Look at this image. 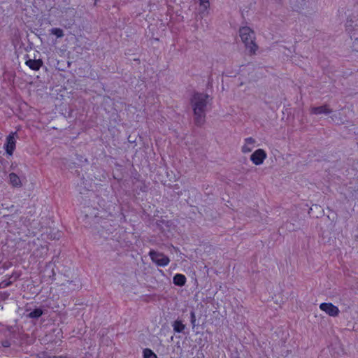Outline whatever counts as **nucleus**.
I'll list each match as a JSON object with an SVG mask.
<instances>
[{
	"instance_id": "1",
	"label": "nucleus",
	"mask_w": 358,
	"mask_h": 358,
	"mask_svg": "<svg viewBox=\"0 0 358 358\" xmlns=\"http://www.w3.org/2000/svg\"><path fill=\"white\" fill-rule=\"evenodd\" d=\"M208 102V96L206 94L195 93L191 98V106L197 124H202L205 121L206 108Z\"/></svg>"
},
{
	"instance_id": "2",
	"label": "nucleus",
	"mask_w": 358,
	"mask_h": 358,
	"mask_svg": "<svg viewBox=\"0 0 358 358\" xmlns=\"http://www.w3.org/2000/svg\"><path fill=\"white\" fill-rule=\"evenodd\" d=\"M239 36L246 49L250 53H255L258 47L255 41V34L254 31L249 27H242L239 29Z\"/></svg>"
},
{
	"instance_id": "3",
	"label": "nucleus",
	"mask_w": 358,
	"mask_h": 358,
	"mask_svg": "<svg viewBox=\"0 0 358 358\" xmlns=\"http://www.w3.org/2000/svg\"><path fill=\"white\" fill-rule=\"evenodd\" d=\"M149 256L152 262L158 266L165 267L170 262V259L166 255L154 250L149 252Z\"/></svg>"
},
{
	"instance_id": "4",
	"label": "nucleus",
	"mask_w": 358,
	"mask_h": 358,
	"mask_svg": "<svg viewBox=\"0 0 358 358\" xmlns=\"http://www.w3.org/2000/svg\"><path fill=\"white\" fill-rule=\"evenodd\" d=\"M267 153L265 150L258 148L255 150L250 155V160L255 166H261L264 163L267 158Z\"/></svg>"
},
{
	"instance_id": "5",
	"label": "nucleus",
	"mask_w": 358,
	"mask_h": 358,
	"mask_svg": "<svg viewBox=\"0 0 358 358\" xmlns=\"http://www.w3.org/2000/svg\"><path fill=\"white\" fill-rule=\"evenodd\" d=\"M320 309L330 317H337L339 315V308L332 303H322Z\"/></svg>"
},
{
	"instance_id": "6",
	"label": "nucleus",
	"mask_w": 358,
	"mask_h": 358,
	"mask_svg": "<svg viewBox=\"0 0 358 358\" xmlns=\"http://www.w3.org/2000/svg\"><path fill=\"white\" fill-rule=\"evenodd\" d=\"M257 146V141L253 137H247L243 139L241 151L243 154L250 153Z\"/></svg>"
},
{
	"instance_id": "7",
	"label": "nucleus",
	"mask_w": 358,
	"mask_h": 358,
	"mask_svg": "<svg viewBox=\"0 0 358 358\" xmlns=\"http://www.w3.org/2000/svg\"><path fill=\"white\" fill-rule=\"evenodd\" d=\"M16 132L10 134L6 138V143L4 145V148L6 153L8 155H12L15 149V140Z\"/></svg>"
},
{
	"instance_id": "8",
	"label": "nucleus",
	"mask_w": 358,
	"mask_h": 358,
	"mask_svg": "<svg viewBox=\"0 0 358 358\" xmlns=\"http://www.w3.org/2000/svg\"><path fill=\"white\" fill-rule=\"evenodd\" d=\"M332 112L331 109L328 105H323L317 107H312L310 108V114L313 115H329Z\"/></svg>"
},
{
	"instance_id": "9",
	"label": "nucleus",
	"mask_w": 358,
	"mask_h": 358,
	"mask_svg": "<svg viewBox=\"0 0 358 358\" xmlns=\"http://www.w3.org/2000/svg\"><path fill=\"white\" fill-rule=\"evenodd\" d=\"M199 13L201 16H203L205 14L208 13V9L210 7V1L209 0H199Z\"/></svg>"
},
{
	"instance_id": "10",
	"label": "nucleus",
	"mask_w": 358,
	"mask_h": 358,
	"mask_svg": "<svg viewBox=\"0 0 358 358\" xmlns=\"http://www.w3.org/2000/svg\"><path fill=\"white\" fill-rule=\"evenodd\" d=\"M9 182L10 184L15 187H20L22 186V182L20 177L15 173L9 174Z\"/></svg>"
},
{
	"instance_id": "11",
	"label": "nucleus",
	"mask_w": 358,
	"mask_h": 358,
	"mask_svg": "<svg viewBox=\"0 0 358 358\" xmlns=\"http://www.w3.org/2000/svg\"><path fill=\"white\" fill-rule=\"evenodd\" d=\"M26 64L32 70L38 71L42 66L43 62L40 59H28Z\"/></svg>"
},
{
	"instance_id": "12",
	"label": "nucleus",
	"mask_w": 358,
	"mask_h": 358,
	"mask_svg": "<svg viewBox=\"0 0 358 358\" xmlns=\"http://www.w3.org/2000/svg\"><path fill=\"white\" fill-rule=\"evenodd\" d=\"M186 277L182 274H176L173 278V282L174 285L177 286H183L186 283Z\"/></svg>"
},
{
	"instance_id": "13",
	"label": "nucleus",
	"mask_w": 358,
	"mask_h": 358,
	"mask_svg": "<svg viewBox=\"0 0 358 358\" xmlns=\"http://www.w3.org/2000/svg\"><path fill=\"white\" fill-rule=\"evenodd\" d=\"M173 330L176 332L180 333L183 331L185 329V324L180 320H176L173 322Z\"/></svg>"
},
{
	"instance_id": "14",
	"label": "nucleus",
	"mask_w": 358,
	"mask_h": 358,
	"mask_svg": "<svg viewBox=\"0 0 358 358\" xmlns=\"http://www.w3.org/2000/svg\"><path fill=\"white\" fill-rule=\"evenodd\" d=\"M50 33L57 38H62L64 36V31L61 28H52L50 30Z\"/></svg>"
},
{
	"instance_id": "15",
	"label": "nucleus",
	"mask_w": 358,
	"mask_h": 358,
	"mask_svg": "<svg viewBox=\"0 0 358 358\" xmlns=\"http://www.w3.org/2000/svg\"><path fill=\"white\" fill-rule=\"evenodd\" d=\"M143 358H157V355L150 349L145 348L143 351Z\"/></svg>"
},
{
	"instance_id": "16",
	"label": "nucleus",
	"mask_w": 358,
	"mask_h": 358,
	"mask_svg": "<svg viewBox=\"0 0 358 358\" xmlns=\"http://www.w3.org/2000/svg\"><path fill=\"white\" fill-rule=\"evenodd\" d=\"M43 314V311L41 308H36L29 313V317L30 318H38Z\"/></svg>"
},
{
	"instance_id": "17",
	"label": "nucleus",
	"mask_w": 358,
	"mask_h": 358,
	"mask_svg": "<svg viewBox=\"0 0 358 358\" xmlns=\"http://www.w3.org/2000/svg\"><path fill=\"white\" fill-rule=\"evenodd\" d=\"M191 324L192 325L193 327H195L196 325V315H195V313L194 312H191Z\"/></svg>"
},
{
	"instance_id": "18",
	"label": "nucleus",
	"mask_w": 358,
	"mask_h": 358,
	"mask_svg": "<svg viewBox=\"0 0 358 358\" xmlns=\"http://www.w3.org/2000/svg\"><path fill=\"white\" fill-rule=\"evenodd\" d=\"M11 284V282L8 281V282H6V281H2L1 283H0V287L1 288H5L8 286H9Z\"/></svg>"
},
{
	"instance_id": "19",
	"label": "nucleus",
	"mask_w": 358,
	"mask_h": 358,
	"mask_svg": "<svg viewBox=\"0 0 358 358\" xmlns=\"http://www.w3.org/2000/svg\"><path fill=\"white\" fill-rule=\"evenodd\" d=\"M52 358H62L61 357H53Z\"/></svg>"
},
{
	"instance_id": "20",
	"label": "nucleus",
	"mask_w": 358,
	"mask_h": 358,
	"mask_svg": "<svg viewBox=\"0 0 358 358\" xmlns=\"http://www.w3.org/2000/svg\"><path fill=\"white\" fill-rule=\"evenodd\" d=\"M334 116H335V115H333V116H331V119H332L333 120H334Z\"/></svg>"
}]
</instances>
